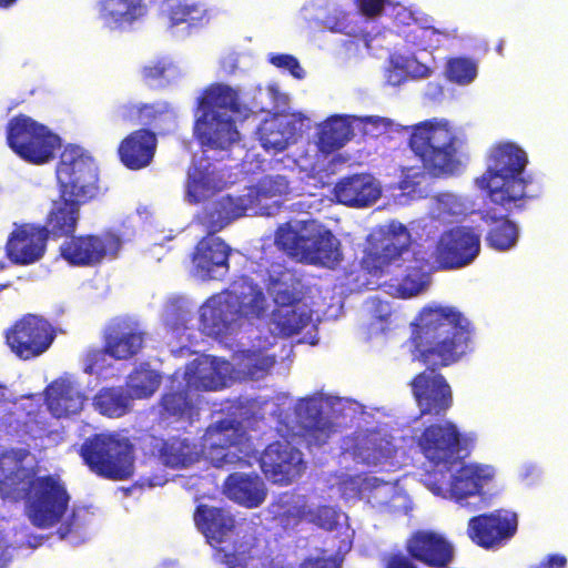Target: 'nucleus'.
Returning a JSON list of instances; mask_svg holds the SVG:
<instances>
[{
    "label": "nucleus",
    "mask_w": 568,
    "mask_h": 568,
    "mask_svg": "<svg viewBox=\"0 0 568 568\" xmlns=\"http://www.w3.org/2000/svg\"><path fill=\"white\" fill-rule=\"evenodd\" d=\"M480 252V236L470 226H454L444 231L434 256L443 270H456L470 264Z\"/></svg>",
    "instance_id": "4468645a"
},
{
    "label": "nucleus",
    "mask_w": 568,
    "mask_h": 568,
    "mask_svg": "<svg viewBox=\"0 0 568 568\" xmlns=\"http://www.w3.org/2000/svg\"><path fill=\"white\" fill-rule=\"evenodd\" d=\"M527 153L513 142H503L490 148L485 173L476 179L477 186L487 192L493 205L507 213L523 211L532 199L528 186L532 184L526 174Z\"/></svg>",
    "instance_id": "20e7f679"
},
{
    "label": "nucleus",
    "mask_w": 568,
    "mask_h": 568,
    "mask_svg": "<svg viewBox=\"0 0 568 568\" xmlns=\"http://www.w3.org/2000/svg\"><path fill=\"white\" fill-rule=\"evenodd\" d=\"M158 457L170 468H185L197 460L196 445L189 438L173 436L156 445Z\"/></svg>",
    "instance_id": "c9c22d12"
},
{
    "label": "nucleus",
    "mask_w": 568,
    "mask_h": 568,
    "mask_svg": "<svg viewBox=\"0 0 568 568\" xmlns=\"http://www.w3.org/2000/svg\"><path fill=\"white\" fill-rule=\"evenodd\" d=\"M518 518L515 513L497 509L471 517L467 525L469 539L484 549H494L510 540L517 532Z\"/></svg>",
    "instance_id": "2eb2a0df"
},
{
    "label": "nucleus",
    "mask_w": 568,
    "mask_h": 568,
    "mask_svg": "<svg viewBox=\"0 0 568 568\" xmlns=\"http://www.w3.org/2000/svg\"><path fill=\"white\" fill-rule=\"evenodd\" d=\"M103 355H105L103 347L101 349H91L87 352L84 356V373L92 375L95 372L97 366L103 361Z\"/></svg>",
    "instance_id": "e2e57ef3"
},
{
    "label": "nucleus",
    "mask_w": 568,
    "mask_h": 568,
    "mask_svg": "<svg viewBox=\"0 0 568 568\" xmlns=\"http://www.w3.org/2000/svg\"><path fill=\"white\" fill-rule=\"evenodd\" d=\"M6 139L14 154L33 165L51 162L61 146L59 135L47 125L23 113L17 114L8 121Z\"/></svg>",
    "instance_id": "1a4fd4ad"
},
{
    "label": "nucleus",
    "mask_w": 568,
    "mask_h": 568,
    "mask_svg": "<svg viewBox=\"0 0 568 568\" xmlns=\"http://www.w3.org/2000/svg\"><path fill=\"white\" fill-rule=\"evenodd\" d=\"M449 37L446 30H439L430 26L415 24L406 34V42L417 50L437 49L444 39Z\"/></svg>",
    "instance_id": "c03bdc74"
},
{
    "label": "nucleus",
    "mask_w": 568,
    "mask_h": 568,
    "mask_svg": "<svg viewBox=\"0 0 568 568\" xmlns=\"http://www.w3.org/2000/svg\"><path fill=\"white\" fill-rule=\"evenodd\" d=\"M59 194L82 204L100 192L99 172L94 160L78 149L65 150L57 166Z\"/></svg>",
    "instance_id": "9b49d317"
},
{
    "label": "nucleus",
    "mask_w": 568,
    "mask_h": 568,
    "mask_svg": "<svg viewBox=\"0 0 568 568\" xmlns=\"http://www.w3.org/2000/svg\"><path fill=\"white\" fill-rule=\"evenodd\" d=\"M275 244L302 262L334 268L343 258L341 243L323 227L298 232L285 223L275 232Z\"/></svg>",
    "instance_id": "6e6552de"
},
{
    "label": "nucleus",
    "mask_w": 568,
    "mask_h": 568,
    "mask_svg": "<svg viewBox=\"0 0 568 568\" xmlns=\"http://www.w3.org/2000/svg\"><path fill=\"white\" fill-rule=\"evenodd\" d=\"M48 236L40 224H16L4 245L7 257L14 265H30L45 253Z\"/></svg>",
    "instance_id": "6ab92c4d"
},
{
    "label": "nucleus",
    "mask_w": 568,
    "mask_h": 568,
    "mask_svg": "<svg viewBox=\"0 0 568 568\" xmlns=\"http://www.w3.org/2000/svg\"><path fill=\"white\" fill-rule=\"evenodd\" d=\"M457 142L447 122L433 119L412 128L408 145L430 175L447 176L455 174L462 165Z\"/></svg>",
    "instance_id": "0eeeda50"
},
{
    "label": "nucleus",
    "mask_w": 568,
    "mask_h": 568,
    "mask_svg": "<svg viewBox=\"0 0 568 568\" xmlns=\"http://www.w3.org/2000/svg\"><path fill=\"white\" fill-rule=\"evenodd\" d=\"M158 136L148 128H140L125 135L118 145V158L129 170L139 171L149 166L155 155Z\"/></svg>",
    "instance_id": "5701e85b"
},
{
    "label": "nucleus",
    "mask_w": 568,
    "mask_h": 568,
    "mask_svg": "<svg viewBox=\"0 0 568 568\" xmlns=\"http://www.w3.org/2000/svg\"><path fill=\"white\" fill-rule=\"evenodd\" d=\"M174 70L173 63L166 58H159L150 61L141 69V75L144 83L152 85H164L170 82Z\"/></svg>",
    "instance_id": "49530a36"
},
{
    "label": "nucleus",
    "mask_w": 568,
    "mask_h": 568,
    "mask_svg": "<svg viewBox=\"0 0 568 568\" xmlns=\"http://www.w3.org/2000/svg\"><path fill=\"white\" fill-rule=\"evenodd\" d=\"M226 362L216 357L204 355L194 358L185 366L183 373L186 388L195 392L217 390L225 386L226 369H222Z\"/></svg>",
    "instance_id": "cd10ccee"
},
{
    "label": "nucleus",
    "mask_w": 568,
    "mask_h": 568,
    "mask_svg": "<svg viewBox=\"0 0 568 568\" xmlns=\"http://www.w3.org/2000/svg\"><path fill=\"white\" fill-rule=\"evenodd\" d=\"M216 190L213 172L209 166H192L187 172L186 194L191 203L197 204Z\"/></svg>",
    "instance_id": "ea45409f"
},
{
    "label": "nucleus",
    "mask_w": 568,
    "mask_h": 568,
    "mask_svg": "<svg viewBox=\"0 0 568 568\" xmlns=\"http://www.w3.org/2000/svg\"><path fill=\"white\" fill-rule=\"evenodd\" d=\"M265 310L266 297L262 288L247 276H240L202 306L200 318L209 334L222 335L240 318H258Z\"/></svg>",
    "instance_id": "423d86ee"
},
{
    "label": "nucleus",
    "mask_w": 568,
    "mask_h": 568,
    "mask_svg": "<svg viewBox=\"0 0 568 568\" xmlns=\"http://www.w3.org/2000/svg\"><path fill=\"white\" fill-rule=\"evenodd\" d=\"M82 203L59 194L53 200L40 227L49 240L67 239L75 233Z\"/></svg>",
    "instance_id": "bb28decb"
},
{
    "label": "nucleus",
    "mask_w": 568,
    "mask_h": 568,
    "mask_svg": "<svg viewBox=\"0 0 568 568\" xmlns=\"http://www.w3.org/2000/svg\"><path fill=\"white\" fill-rule=\"evenodd\" d=\"M265 477L274 484L290 485L302 476L306 468L303 454L288 442H273L260 457Z\"/></svg>",
    "instance_id": "dca6fc26"
},
{
    "label": "nucleus",
    "mask_w": 568,
    "mask_h": 568,
    "mask_svg": "<svg viewBox=\"0 0 568 568\" xmlns=\"http://www.w3.org/2000/svg\"><path fill=\"white\" fill-rule=\"evenodd\" d=\"M144 11L142 0H102L100 2V18L105 24L114 28L132 24L144 14Z\"/></svg>",
    "instance_id": "4c0bfd02"
},
{
    "label": "nucleus",
    "mask_w": 568,
    "mask_h": 568,
    "mask_svg": "<svg viewBox=\"0 0 568 568\" xmlns=\"http://www.w3.org/2000/svg\"><path fill=\"white\" fill-rule=\"evenodd\" d=\"M191 392L185 384L174 386L172 383L160 399V416L173 422L192 423L199 416V409L190 396Z\"/></svg>",
    "instance_id": "72a5a7b5"
},
{
    "label": "nucleus",
    "mask_w": 568,
    "mask_h": 568,
    "mask_svg": "<svg viewBox=\"0 0 568 568\" xmlns=\"http://www.w3.org/2000/svg\"><path fill=\"white\" fill-rule=\"evenodd\" d=\"M126 386L133 397L148 398L159 388L160 375L146 366L136 367L129 375Z\"/></svg>",
    "instance_id": "37998d69"
},
{
    "label": "nucleus",
    "mask_w": 568,
    "mask_h": 568,
    "mask_svg": "<svg viewBox=\"0 0 568 568\" xmlns=\"http://www.w3.org/2000/svg\"><path fill=\"white\" fill-rule=\"evenodd\" d=\"M366 123H371L372 125L378 128L382 126L383 129L387 130L392 125V121L386 118H379V116H367L365 119Z\"/></svg>",
    "instance_id": "774afa93"
},
{
    "label": "nucleus",
    "mask_w": 568,
    "mask_h": 568,
    "mask_svg": "<svg viewBox=\"0 0 568 568\" xmlns=\"http://www.w3.org/2000/svg\"><path fill=\"white\" fill-rule=\"evenodd\" d=\"M252 204L250 195H224L204 207L199 215V223L206 234L215 235L234 220L245 215Z\"/></svg>",
    "instance_id": "b1692460"
},
{
    "label": "nucleus",
    "mask_w": 568,
    "mask_h": 568,
    "mask_svg": "<svg viewBox=\"0 0 568 568\" xmlns=\"http://www.w3.org/2000/svg\"><path fill=\"white\" fill-rule=\"evenodd\" d=\"M230 255L231 247L222 239L206 234L196 243L191 261L199 276L213 280L216 270L227 272Z\"/></svg>",
    "instance_id": "a878e982"
},
{
    "label": "nucleus",
    "mask_w": 568,
    "mask_h": 568,
    "mask_svg": "<svg viewBox=\"0 0 568 568\" xmlns=\"http://www.w3.org/2000/svg\"><path fill=\"white\" fill-rule=\"evenodd\" d=\"M406 550L429 568H446L454 559L452 544L442 535L429 530L415 531L406 540Z\"/></svg>",
    "instance_id": "4be33fe9"
},
{
    "label": "nucleus",
    "mask_w": 568,
    "mask_h": 568,
    "mask_svg": "<svg viewBox=\"0 0 568 568\" xmlns=\"http://www.w3.org/2000/svg\"><path fill=\"white\" fill-rule=\"evenodd\" d=\"M462 439L463 436L456 424L444 420L426 426L417 438V445L420 453L432 464L447 465L458 458Z\"/></svg>",
    "instance_id": "f3484780"
},
{
    "label": "nucleus",
    "mask_w": 568,
    "mask_h": 568,
    "mask_svg": "<svg viewBox=\"0 0 568 568\" xmlns=\"http://www.w3.org/2000/svg\"><path fill=\"white\" fill-rule=\"evenodd\" d=\"M145 333L139 323L128 316H116L103 331V352L116 361L136 356L144 346Z\"/></svg>",
    "instance_id": "a211bd4d"
},
{
    "label": "nucleus",
    "mask_w": 568,
    "mask_h": 568,
    "mask_svg": "<svg viewBox=\"0 0 568 568\" xmlns=\"http://www.w3.org/2000/svg\"><path fill=\"white\" fill-rule=\"evenodd\" d=\"M79 453L84 464L100 477L124 480L133 475V448L125 439L94 434L83 442Z\"/></svg>",
    "instance_id": "9d476101"
},
{
    "label": "nucleus",
    "mask_w": 568,
    "mask_h": 568,
    "mask_svg": "<svg viewBox=\"0 0 568 568\" xmlns=\"http://www.w3.org/2000/svg\"><path fill=\"white\" fill-rule=\"evenodd\" d=\"M310 313L300 308H275L272 313V322L278 335L291 337L301 333L311 322Z\"/></svg>",
    "instance_id": "79ce46f5"
},
{
    "label": "nucleus",
    "mask_w": 568,
    "mask_h": 568,
    "mask_svg": "<svg viewBox=\"0 0 568 568\" xmlns=\"http://www.w3.org/2000/svg\"><path fill=\"white\" fill-rule=\"evenodd\" d=\"M29 452L9 449L0 454V496L11 501H24L31 523L49 528L65 514L70 495L58 476H37L23 465Z\"/></svg>",
    "instance_id": "f03ea898"
},
{
    "label": "nucleus",
    "mask_w": 568,
    "mask_h": 568,
    "mask_svg": "<svg viewBox=\"0 0 568 568\" xmlns=\"http://www.w3.org/2000/svg\"><path fill=\"white\" fill-rule=\"evenodd\" d=\"M356 4L363 16L374 18L384 10L385 0H356Z\"/></svg>",
    "instance_id": "680f3d73"
},
{
    "label": "nucleus",
    "mask_w": 568,
    "mask_h": 568,
    "mask_svg": "<svg viewBox=\"0 0 568 568\" xmlns=\"http://www.w3.org/2000/svg\"><path fill=\"white\" fill-rule=\"evenodd\" d=\"M338 489L345 498H359L362 493V479L356 476H343L338 481Z\"/></svg>",
    "instance_id": "6e6d98bb"
},
{
    "label": "nucleus",
    "mask_w": 568,
    "mask_h": 568,
    "mask_svg": "<svg viewBox=\"0 0 568 568\" xmlns=\"http://www.w3.org/2000/svg\"><path fill=\"white\" fill-rule=\"evenodd\" d=\"M415 561L417 560L407 550H393L382 559L383 568H418Z\"/></svg>",
    "instance_id": "603ef678"
},
{
    "label": "nucleus",
    "mask_w": 568,
    "mask_h": 568,
    "mask_svg": "<svg viewBox=\"0 0 568 568\" xmlns=\"http://www.w3.org/2000/svg\"><path fill=\"white\" fill-rule=\"evenodd\" d=\"M150 109L146 105H141V103H122L116 108V118L126 124L135 125L141 122V110Z\"/></svg>",
    "instance_id": "5fc2aeb1"
},
{
    "label": "nucleus",
    "mask_w": 568,
    "mask_h": 568,
    "mask_svg": "<svg viewBox=\"0 0 568 568\" xmlns=\"http://www.w3.org/2000/svg\"><path fill=\"white\" fill-rule=\"evenodd\" d=\"M353 136L352 124L342 115H333L318 128L317 146L324 154H331L343 148Z\"/></svg>",
    "instance_id": "e433bc0d"
},
{
    "label": "nucleus",
    "mask_w": 568,
    "mask_h": 568,
    "mask_svg": "<svg viewBox=\"0 0 568 568\" xmlns=\"http://www.w3.org/2000/svg\"><path fill=\"white\" fill-rule=\"evenodd\" d=\"M87 400L80 385L69 378L54 379L45 388V405L55 418L79 414Z\"/></svg>",
    "instance_id": "393cba45"
},
{
    "label": "nucleus",
    "mask_w": 568,
    "mask_h": 568,
    "mask_svg": "<svg viewBox=\"0 0 568 568\" xmlns=\"http://www.w3.org/2000/svg\"><path fill=\"white\" fill-rule=\"evenodd\" d=\"M382 194L379 185L371 174H353L341 179L334 186L338 203L349 207H366Z\"/></svg>",
    "instance_id": "c85d7f7f"
},
{
    "label": "nucleus",
    "mask_w": 568,
    "mask_h": 568,
    "mask_svg": "<svg viewBox=\"0 0 568 568\" xmlns=\"http://www.w3.org/2000/svg\"><path fill=\"white\" fill-rule=\"evenodd\" d=\"M224 561L229 568H270L265 567L264 565L262 567H257L252 561L242 562L241 559L235 554H226Z\"/></svg>",
    "instance_id": "69168bd1"
},
{
    "label": "nucleus",
    "mask_w": 568,
    "mask_h": 568,
    "mask_svg": "<svg viewBox=\"0 0 568 568\" xmlns=\"http://www.w3.org/2000/svg\"><path fill=\"white\" fill-rule=\"evenodd\" d=\"M410 245V232L402 223L379 226L367 236L362 268L377 278L390 276L389 285L399 297L415 296L422 292L425 282L420 267L404 265V255L409 253Z\"/></svg>",
    "instance_id": "7ed1b4c3"
},
{
    "label": "nucleus",
    "mask_w": 568,
    "mask_h": 568,
    "mask_svg": "<svg viewBox=\"0 0 568 568\" xmlns=\"http://www.w3.org/2000/svg\"><path fill=\"white\" fill-rule=\"evenodd\" d=\"M131 396L121 387H105L98 392L93 405L104 416L118 418L130 410Z\"/></svg>",
    "instance_id": "58836bf2"
},
{
    "label": "nucleus",
    "mask_w": 568,
    "mask_h": 568,
    "mask_svg": "<svg viewBox=\"0 0 568 568\" xmlns=\"http://www.w3.org/2000/svg\"><path fill=\"white\" fill-rule=\"evenodd\" d=\"M300 568H339V565L333 556H318L305 558Z\"/></svg>",
    "instance_id": "052dcab7"
},
{
    "label": "nucleus",
    "mask_w": 568,
    "mask_h": 568,
    "mask_svg": "<svg viewBox=\"0 0 568 568\" xmlns=\"http://www.w3.org/2000/svg\"><path fill=\"white\" fill-rule=\"evenodd\" d=\"M258 192L268 197L284 196L291 192V182L284 175H266L260 182Z\"/></svg>",
    "instance_id": "8fccbe9b"
},
{
    "label": "nucleus",
    "mask_w": 568,
    "mask_h": 568,
    "mask_svg": "<svg viewBox=\"0 0 568 568\" xmlns=\"http://www.w3.org/2000/svg\"><path fill=\"white\" fill-rule=\"evenodd\" d=\"M122 246L120 234L105 230L100 234L74 233L59 246V257L73 267H93L109 256H115Z\"/></svg>",
    "instance_id": "ddd939ff"
},
{
    "label": "nucleus",
    "mask_w": 568,
    "mask_h": 568,
    "mask_svg": "<svg viewBox=\"0 0 568 568\" xmlns=\"http://www.w3.org/2000/svg\"><path fill=\"white\" fill-rule=\"evenodd\" d=\"M445 75L450 82L468 84L477 75V65L468 58H450L446 63Z\"/></svg>",
    "instance_id": "a18cd8bd"
},
{
    "label": "nucleus",
    "mask_w": 568,
    "mask_h": 568,
    "mask_svg": "<svg viewBox=\"0 0 568 568\" xmlns=\"http://www.w3.org/2000/svg\"><path fill=\"white\" fill-rule=\"evenodd\" d=\"M55 336V328L48 320L26 314L6 329L4 342L16 357L31 361L43 355Z\"/></svg>",
    "instance_id": "f8f14e48"
},
{
    "label": "nucleus",
    "mask_w": 568,
    "mask_h": 568,
    "mask_svg": "<svg viewBox=\"0 0 568 568\" xmlns=\"http://www.w3.org/2000/svg\"><path fill=\"white\" fill-rule=\"evenodd\" d=\"M301 437L307 447L325 445L336 432L335 424L325 416L322 406L314 399H307L300 413Z\"/></svg>",
    "instance_id": "c756f323"
},
{
    "label": "nucleus",
    "mask_w": 568,
    "mask_h": 568,
    "mask_svg": "<svg viewBox=\"0 0 568 568\" xmlns=\"http://www.w3.org/2000/svg\"><path fill=\"white\" fill-rule=\"evenodd\" d=\"M567 559L562 555H549L532 568H566Z\"/></svg>",
    "instance_id": "0e129e2a"
},
{
    "label": "nucleus",
    "mask_w": 568,
    "mask_h": 568,
    "mask_svg": "<svg viewBox=\"0 0 568 568\" xmlns=\"http://www.w3.org/2000/svg\"><path fill=\"white\" fill-rule=\"evenodd\" d=\"M491 478L484 467L464 465L452 477L449 494L452 498L462 503L470 496L479 495L483 486Z\"/></svg>",
    "instance_id": "f704fd0d"
},
{
    "label": "nucleus",
    "mask_w": 568,
    "mask_h": 568,
    "mask_svg": "<svg viewBox=\"0 0 568 568\" xmlns=\"http://www.w3.org/2000/svg\"><path fill=\"white\" fill-rule=\"evenodd\" d=\"M202 111L194 123V135L202 149L227 151L240 142L235 118H246L250 108L239 89L225 83H211L197 98Z\"/></svg>",
    "instance_id": "39448f33"
},
{
    "label": "nucleus",
    "mask_w": 568,
    "mask_h": 568,
    "mask_svg": "<svg viewBox=\"0 0 568 568\" xmlns=\"http://www.w3.org/2000/svg\"><path fill=\"white\" fill-rule=\"evenodd\" d=\"M10 561L11 556L9 552V546L4 539L0 537V568H7Z\"/></svg>",
    "instance_id": "338daca9"
},
{
    "label": "nucleus",
    "mask_w": 568,
    "mask_h": 568,
    "mask_svg": "<svg viewBox=\"0 0 568 568\" xmlns=\"http://www.w3.org/2000/svg\"><path fill=\"white\" fill-rule=\"evenodd\" d=\"M246 440L245 432L233 420L223 419L210 427L205 437V445L210 449L211 459L216 466L243 463L237 456L242 452L240 446Z\"/></svg>",
    "instance_id": "aec40b11"
},
{
    "label": "nucleus",
    "mask_w": 568,
    "mask_h": 568,
    "mask_svg": "<svg viewBox=\"0 0 568 568\" xmlns=\"http://www.w3.org/2000/svg\"><path fill=\"white\" fill-rule=\"evenodd\" d=\"M141 105H146L151 109L141 110V122L140 124L150 125L152 124L161 114L168 111V104H158V103H141Z\"/></svg>",
    "instance_id": "13d9d810"
},
{
    "label": "nucleus",
    "mask_w": 568,
    "mask_h": 568,
    "mask_svg": "<svg viewBox=\"0 0 568 568\" xmlns=\"http://www.w3.org/2000/svg\"><path fill=\"white\" fill-rule=\"evenodd\" d=\"M194 523L197 529L205 536L207 542L217 547L234 529V518L223 508L211 507L204 504L196 506Z\"/></svg>",
    "instance_id": "7c9ffc66"
},
{
    "label": "nucleus",
    "mask_w": 568,
    "mask_h": 568,
    "mask_svg": "<svg viewBox=\"0 0 568 568\" xmlns=\"http://www.w3.org/2000/svg\"><path fill=\"white\" fill-rule=\"evenodd\" d=\"M223 488L230 499L247 508L258 507L266 498L264 483L257 475L233 473L224 480Z\"/></svg>",
    "instance_id": "473e14b6"
},
{
    "label": "nucleus",
    "mask_w": 568,
    "mask_h": 568,
    "mask_svg": "<svg viewBox=\"0 0 568 568\" xmlns=\"http://www.w3.org/2000/svg\"><path fill=\"white\" fill-rule=\"evenodd\" d=\"M268 61L278 69L287 70L296 79L304 77V70L298 60L292 54H272Z\"/></svg>",
    "instance_id": "864d4df0"
},
{
    "label": "nucleus",
    "mask_w": 568,
    "mask_h": 568,
    "mask_svg": "<svg viewBox=\"0 0 568 568\" xmlns=\"http://www.w3.org/2000/svg\"><path fill=\"white\" fill-rule=\"evenodd\" d=\"M310 521L324 530H333L338 525L339 514L335 508L324 505L308 511Z\"/></svg>",
    "instance_id": "3c124183"
},
{
    "label": "nucleus",
    "mask_w": 568,
    "mask_h": 568,
    "mask_svg": "<svg viewBox=\"0 0 568 568\" xmlns=\"http://www.w3.org/2000/svg\"><path fill=\"white\" fill-rule=\"evenodd\" d=\"M396 446L378 432L369 433L359 447V456L367 465H379L396 454Z\"/></svg>",
    "instance_id": "a19ab883"
},
{
    "label": "nucleus",
    "mask_w": 568,
    "mask_h": 568,
    "mask_svg": "<svg viewBox=\"0 0 568 568\" xmlns=\"http://www.w3.org/2000/svg\"><path fill=\"white\" fill-rule=\"evenodd\" d=\"M203 11L200 6L189 0H174L168 4V16L173 26L180 23H192L202 18Z\"/></svg>",
    "instance_id": "de8ad7c7"
},
{
    "label": "nucleus",
    "mask_w": 568,
    "mask_h": 568,
    "mask_svg": "<svg viewBox=\"0 0 568 568\" xmlns=\"http://www.w3.org/2000/svg\"><path fill=\"white\" fill-rule=\"evenodd\" d=\"M88 510L84 508H74L58 528V535L61 538H68L72 535H80L88 525Z\"/></svg>",
    "instance_id": "09e8293b"
},
{
    "label": "nucleus",
    "mask_w": 568,
    "mask_h": 568,
    "mask_svg": "<svg viewBox=\"0 0 568 568\" xmlns=\"http://www.w3.org/2000/svg\"><path fill=\"white\" fill-rule=\"evenodd\" d=\"M275 308H300L301 296L288 287L277 290L274 296Z\"/></svg>",
    "instance_id": "4d7b16f0"
},
{
    "label": "nucleus",
    "mask_w": 568,
    "mask_h": 568,
    "mask_svg": "<svg viewBox=\"0 0 568 568\" xmlns=\"http://www.w3.org/2000/svg\"><path fill=\"white\" fill-rule=\"evenodd\" d=\"M481 220L490 227L486 235L487 245L496 251L504 252L513 248L519 236L517 225L508 219L510 213L499 206L481 211Z\"/></svg>",
    "instance_id": "2f4dec72"
},
{
    "label": "nucleus",
    "mask_w": 568,
    "mask_h": 568,
    "mask_svg": "<svg viewBox=\"0 0 568 568\" xmlns=\"http://www.w3.org/2000/svg\"><path fill=\"white\" fill-rule=\"evenodd\" d=\"M288 498L290 496L287 494H283L272 505L274 507L273 514L275 517L290 519L291 517H296L300 515V509L297 507H286Z\"/></svg>",
    "instance_id": "bf43d9fd"
},
{
    "label": "nucleus",
    "mask_w": 568,
    "mask_h": 568,
    "mask_svg": "<svg viewBox=\"0 0 568 568\" xmlns=\"http://www.w3.org/2000/svg\"><path fill=\"white\" fill-rule=\"evenodd\" d=\"M303 120L304 118L297 113H276L265 119L258 128L262 148L274 154L285 151L296 143L302 132Z\"/></svg>",
    "instance_id": "412c9836"
},
{
    "label": "nucleus",
    "mask_w": 568,
    "mask_h": 568,
    "mask_svg": "<svg viewBox=\"0 0 568 568\" xmlns=\"http://www.w3.org/2000/svg\"><path fill=\"white\" fill-rule=\"evenodd\" d=\"M414 326L415 358L426 369L410 381L412 393L419 416L442 418L454 399L452 387L439 369L457 363L468 353L473 329L469 321L449 306L424 307Z\"/></svg>",
    "instance_id": "f257e3e1"
}]
</instances>
